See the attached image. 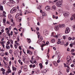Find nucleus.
Returning <instances> with one entry per match:
<instances>
[{
  "label": "nucleus",
  "instance_id": "1",
  "mask_svg": "<svg viewBox=\"0 0 75 75\" xmlns=\"http://www.w3.org/2000/svg\"><path fill=\"white\" fill-rule=\"evenodd\" d=\"M62 5V2L61 1H57L56 2V5L57 7H61V6Z\"/></svg>",
  "mask_w": 75,
  "mask_h": 75
},
{
  "label": "nucleus",
  "instance_id": "2",
  "mask_svg": "<svg viewBox=\"0 0 75 75\" xmlns=\"http://www.w3.org/2000/svg\"><path fill=\"white\" fill-rule=\"evenodd\" d=\"M63 14L65 17H68V15L69 14V13L68 12L64 11L63 12Z\"/></svg>",
  "mask_w": 75,
  "mask_h": 75
},
{
  "label": "nucleus",
  "instance_id": "3",
  "mask_svg": "<svg viewBox=\"0 0 75 75\" xmlns=\"http://www.w3.org/2000/svg\"><path fill=\"white\" fill-rule=\"evenodd\" d=\"M70 31V29L69 28H67L66 29L65 33L66 34H68L69 33Z\"/></svg>",
  "mask_w": 75,
  "mask_h": 75
},
{
  "label": "nucleus",
  "instance_id": "4",
  "mask_svg": "<svg viewBox=\"0 0 75 75\" xmlns=\"http://www.w3.org/2000/svg\"><path fill=\"white\" fill-rule=\"evenodd\" d=\"M67 60L68 61V62L67 63V64H69V63L70 62H71V58H70V57L68 58V57H67Z\"/></svg>",
  "mask_w": 75,
  "mask_h": 75
},
{
  "label": "nucleus",
  "instance_id": "5",
  "mask_svg": "<svg viewBox=\"0 0 75 75\" xmlns=\"http://www.w3.org/2000/svg\"><path fill=\"white\" fill-rule=\"evenodd\" d=\"M43 32L44 35H46V36H47V34L48 33V31L45 30H44Z\"/></svg>",
  "mask_w": 75,
  "mask_h": 75
},
{
  "label": "nucleus",
  "instance_id": "6",
  "mask_svg": "<svg viewBox=\"0 0 75 75\" xmlns=\"http://www.w3.org/2000/svg\"><path fill=\"white\" fill-rule=\"evenodd\" d=\"M75 20V14L73 15L72 16H71L70 18V20L72 21L73 20Z\"/></svg>",
  "mask_w": 75,
  "mask_h": 75
},
{
  "label": "nucleus",
  "instance_id": "7",
  "mask_svg": "<svg viewBox=\"0 0 75 75\" xmlns=\"http://www.w3.org/2000/svg\"><path fill=\"white\" fill-rule=\"evenodd\" d=\"M47 72V69H44L43 71H41L42 73L43 74H45Z\"/></svg>",
  "mask_w": 75,
  "mask_h": 75
},
{
  "label": "nucleus",
  "instance_id": "8",
  "mask_svg": "<svg viewBox=\"0 0 75 75\" xmlns=\"http://www.w3.org/2000/svg\"><path fill=\"white\" fill-rule=\"evenodd\" d=\"M64 26H65V24H59V28H63Z\"/></svg>",
  "mask_w": 75,
  "mask_h": 75
},
{
  "label": "nucleus",
  "instance_id": "9",
  "mask_svg": "<svg viewBox=\"0 0 75 75\" xmlns=\"http://www.w3.org/2000/svg\"><path fill=\"white\" fill-rule=\"evenodd\" d=\"M59 27L58 25H55L54 27V29L55 30H58Z\"/></svg>",
  "mask_w": 75,
  "mask_h": 75
},
{
  "label": "nucleus",
  "instance_id": "10",
  "mask_svg": "<svg viewBox=\"0 0 75 75\" xmlns=\"http://www.w3.org/2000/svg\"><path fill=\"white\" fill-rule=\"evenodd\" d=\"M16 11V10H11L10 11V13L11 14H13Z\"/></svg>",
  "mask_w": 75,
  "mask_h": 75
},
{
  "label": "nucleus",
  "instance_id": "11",
  "mask_svg": "<svg viewBox=\"0 0 75 75\" xmlns=\"http://www.w3.org/2000/svg\"><path fill=\"white\" fill-rule=\"evenodd\" d=\"M6 48L7 50H9V49H10V47L8 46V44H6Z\"/></svg>",
  "mask_w": 75,
  "mask_h": 75
},
{
  "label": "nucleus",
  "instance_id": "12",
  "mask_svg": "<svg viewBox=\"0 0 75 75\" xmlns=\"http://www.w3.org/2000/svg\"><path fill=\"white\" fill-rule=\"evenodd\" d=\"M45 10H50L51 7L49 6H46L45 8Z\"/></svg>",
  "mask_w": 75,
  "mask_h": 75
},
{
  "label": "nucleus",
  "instance_id": "13",
  "mask_svg": "<svg viewBox=\"0 0 75 75\" xmlns=\"http://www.w3.org/2000/svg\"><path fill=\"white\" fill-rule=\"evenodd\" d=\"M8 18L9 19H10L11 20H12L13 19V17H12V16H11V14H8Z\"/></svg>",
  "mask_w": 75,
  "mask_h": 75
},
{
  "label": "nucleus",
  "instance_id": "14",
  "mask_svg": "<svg viewBox=\"0 0 75 75\" xmlns=\"http://www.w3.org/2000/svg\"><path fill=\"white\" fill-rule=\"evenodd\" d=\"M53 64L56 67L58 66V64L56 62L54 61L53 62Z\"/></svg>",
  "mask_w": 75,
  "mask_h": 75
},
{
  "label": "nucleus",
  "instance_id": "15",
  "mask_svg": "<svg viewBox=\"0 0 75 75\" xmlns=\"http://www.w3.org/2000/svg\"><path fill=\"white\" fill-rule=\"evenodd\" d=\"M24 70L25 71L27 70V66H25L24 67Z\"/></svg>",
  "mask_w": 75,
  "mask_h": 75
},
{
  "label": "nucleus",
  "instance_id": "16",
  "mask_svg": "<svg viewBox=\"0 0 75 75\" xmlns=\"http://www.w3.org/2000/svg\"><path fill=\"white\" fill-rule=\"evenodd\" d=\"M52 8L53 10H56V6H55L54 5L52 7Z\"/></svg>",
  "mask_w": 75,
  "mask_h": 75
},
{
  "label": "nucleus",
  "instance_id": "17",
  "mask_svg": "<svg viewBox=\"0 0 75 75\" xmlns=\"http://www.w3.org/2000/svg\"><path fill=\"white\" fill-rule=\"evenodd\" d=\"M20 16V13H18L15 16V18H18V16Z\"/></svg>",
  "mask_w": 75,
  "mask_h": 75
},
{
  "label": "nucleus",
  "instance_id": "18",
  "mask_svg": "<svg viewBox=\"0 0 75 75\" xmlns=\"http://www.w3.org/2000/svg\"><path fill=\"white\" fill-rule=\"evenodd\" d=\"M6 73H8V74L10 72H11V70H10L9 69H8V70L6 71Z\"/></svg>",
  "mask_w": 75,
  "mask_h": 75
},
{
  "label": "nucleus",
  "instance_id": "19",
  "mask_svg": "<svg viewBox=\"0 0 75 75\" xmlns=\"http://www.w3.org/2000/svg\"><path fill=\"white\" fill-rule=\"evenodd\" d=\"M10 3H13V4H14V3H16L15 2V1H14V0H10Z\"/></svg>",
  "mask_w": 75,
  "mask_h": 75
},
{
  "label": "nucleus",
  "instance_id": "20",
  "mask_svg": "<svg viewBox=\"0 0 75 75\" xmlns=\"http://www.w3.org/2000/svg\"><path fill=\"white\" fill-rule=\"evenodd\" d=\"M42 15L43 16H47V14H46V13L45 12H43L42 13Z\"/></svg>",
  "mask_w": 75,
  "mask_h": 75
},
{
  "label": "nucleus",
  "instance_id": "21",
  "mask_svg": "<svg viewBox=\"0 0 75 75\" xmlns=\"http://www.w3.org/2000/svg\"><path fill=\"white\" fill-rule=\"evenodd\" d=\"M38 9L41 10V5H39V7L37 8Z\"/></svg>",
  "mask_w": 75,
  "mask_h": 75
},
{
  "label": "nucleus",
  "instance_id": "22",
  "mask_svg": "<svg viewBox=\"0 0 75 75\" xmlns=\"http://www.w3.org/2000/svg\"><path fill=\"white\" fill-rule=\"evenodd\" d=\"M6 5H7V6H11V4L9 2H8L6 3Z\"/></svg>",
  "mask_w": 75,
  "mask_h": 75
},
{
  "label": "nucleus",
  "instance_id": "23",
  "mask_svg": "<svg viewBox=\"0 0 75 75\" xmlns=\"http://www.w3.org/2000/svg\"><path fill=\"white\" fill-rule=\"evenodd\" d=\"M12 69L13 71H16V70H17L16 68L14 67L13 66L12 67Z\"/></svg>",
  "mask_w": 75,
  "mask_h": 75
},
{
  "label": "nucleus",
  "instance_id": "24",
  "mask_svg": "<svg viewBox=\"0 0 75 75\" xmlns=\"http://www.w3.org/2000/svg\"><path fill=\"white\" fill-rule=\"evenodd\" d=\"M39 65L40 66V68H42V64L41 63H40L39 64Z\"/></svg>",
  "mask_w": 75,
  "mask_h": 75
},
{
  "label": "nucleus",
  "instance_id": "25",
  "mask_svg": "<svg viewBox=\"0 0 75 75\" xmlns=\"http://www.w3.org/2000/svg\"><path fill=\"white\" fill-rule=\"evenodd\" d=\"M34 61L33 62V63H32V64H34L35 63H36V59H34Z\"/></svg>",
  "mask_w": 75,
  "mask_h": 75
},
{
  "label": "nucleus",
  "instance_id": "26",
  "mask_svg": "<svg viewBox=\"0 0 75 75\" xmlns=\"http://www.w3.org/2000/svg\"><path fill=\"white\" fill-rule=\"evenodd\" d=\"M55 39H52V40H51V42L52 43H54V42H55Z\"/></svg>",
  "mask_w": 75,
  "mask_h": 75
},
{
  "label": "nucleus",
  "instance_id": "27",
  "mask_svg": "<svg viewBox=\"0 0 75 75\" xmlns=\"http://www.w3.org/2000/svg\"><path fill=\"white\" fill-rule=\"evenodd\" d=\"M18 20H19V22H20L21 21V18L19 17L18 18Z\"/></svg>",
  "mask_w": 75,
  "mask_h": 75
},
{
  "label": "nucleus",
  "instance_id": "28",
  "mask_svg": "<svg viewBox=\"0 0 75 75\" xmlns=\"http://www.w3.org/2000/svg\"><path fill=\"white\" fill-rule=\"evenodd\" d=\"M35 72L36 74H38L40 72V71L38 70H37L35 71Z\"/></svg>",
  "mask_w": 75,
  "mask_h": 75
},
{
  "label": "nucleus",
  "instance_id": "29",
  "mask_svg": "<svg viewBox=\"0 0 75 75\" xmlns=\"http://www.w3.org/2000/svg\"><path fill=\"white\" fill-rule=\"evenodd\" d=\"M0 16L1 17H4V14H0Z\"/></svg>",
  "mask_w": 75,
  "mask_h": 75
},
{
  "label": "nucleus",
  "instance_id": "30",
  "mask_svg": "<svg viewBox=\"0 0 75 75\" xmlns=\"http://www.w3.org/2000/svg\"><path fill=\"white\" fill-rule=\"evenodd\" d=\"M6 0H4L3 1H2V3L3 4H4L5 3H6Z\"/></svg>",
  "mask_w": 75,
  "mask_h": 75
},
{
  "label": "nucleus",
  "instance_id": "31",
  "mask_svg": "<svg viewBox=\"0 0 75 75\" xmlns=\"http://www.w3.org/2000/svg\"><path fill=\"white\" fill-rule=\"evenodd\" d=\"M72 28L74 30H75V25H74L72 26Z\"/></svg>",
  "mask_w": 75,
  "mask_h": 75
},
{
  "label": "nucleus",
  "instance_id": "32",
  "mask_svg": "<svg viewBox=\"0 0 75 75\" xmlns=\"http://www.w3.org/2000/svg\"><path fill=\"white\" fill-rule=\"evenodd\" d=\"M49 43V42L48 41L46 42V44H44V45H48Z\"/></svg>",
  "mask_w": 75,
  "mask_h": 75
},
{
  "label": "nucleus",
  "instance_id": "33",
  "mask_svg": "<svg viewBox=\"0 0 75 75\" xmlns=\"http://www.w3.org/2000/svg\"><path fill=\"white\" fill-rule=\"evenodd\" d=\"M20 37L18 36V38H17V41L18 42L20 41V39H19Z\"/></svg>",
  "mask_w": 75,
  "mask_h": 75
},
{
  "label": "nucleus",
  "instance_id": "34",
  "mask_svg": "<svg viewBox=\"0 0 75 75\" xmlns=\"http://www.w3.org/2000/svg\"><path fill=\"white\" fill-rule=\"evenodd\" d=\"M0 9L1 10H3V6H0Z\"/></svg>",
  "mask_w": 75,
  "mask_h": 75
},
{
  "label": "nucleus",
  "instance_id": "35",
  "mask_svg": "<svg viewBox=\"0 0 75 75\" xmlns=\"http://www.w3.org/2000/svg\"><path fill=\"white\" fill-rule=\"evenodd\" d=\"M5 43V41H2V42H1L0 43L1 45H4V43Z\"/></svg>",
  "mask_w": 75,
  "mask_h": 75
},
{
  "label": "nucleus",
  "instance_id": "36",
  "mask_svg": "<svg viewBox=\"0 0 75 75\" xmlns=\"http://www.w3.org/2000/svg\"><path fill=\"white\" fill-rule=\"evenodd\" d=\"M6 19H5V18H4L3 19V21L4 22V23H6Z\"/></svg>",
  "mask_w": 75,
  "mask_h": 75
},
{
  "label": "nucleus",
  "instance_id": "37",
  "mask_svg": "<svg viewBox=\"0 0 75 75\" xmlns=\"http://www.w3.org/2000/svg\"><path fill=\"white\" fill-rule=\"evenodd\" d=\"M23 61H25V57H24V56H23Z\"/></svg>",
  "mask_w": 75,
  "mask_h": 75
},
{
  "label": "nucleus",
  "instance_id": "38",
  "mask_svg": "<svg viewBox=\"0 0 75 75\" xmlns=\"http://www.w3.org/2000/svg\"><path fill=\"white\" fill-rule=\"evenodd\" d=\"M9 52L10 54H11V53H12V52H13V50L11 49L9 50Z\"/></svg>",
  "mask_w": 75,
  "mask_h": 75
},
{
  "label": "nucleus",
  "instance_id": "39",
  "mask_svg": "<svg viewBox=\"0 0 75 75\" xmlns=\"http://www.w3.org/2000/svg\"><path fill=\"white\" fill-rule=\"evenodd\" d=\"M3 62L4 63V64H5V65H7V62H5V61H4V60H3Z\"/></svg>",
  "mask_w": 75,
  "mask_h": 75
},
{
  "label": "nucleus",
  "instance_id": "40",
  "mask_svg": "<svg viewBox=\"0 0 75 75\" xmlns=\"http://www.w3.org/2000/svg\"><path fill=\"white\" fill-rule=\"evenodd\" d=\"M27 41L28 42H29L28 43H30V42L31 41V40L30 39H28L27 40Z\"/></svg>",
  "mask_w": 75,
  "mask_h": 75
},
{
  "label": "nucleus",
  "instance_id": "41",
  "mask_svg": "<svg viewBox=\"0 0 75 75\" xmlns=\"http://www.w3.org/2000/svg\"><path fill=\"white\" fill-rule=\"evenodd\" d=\"M61 45H64V41H62L61 42Z\"/></svg>",
  "mask_w": 75,
  "mask_h": 75
},
{
  "label": "nucleus",
  "instance_id": "42",
  "mask_svg": "<svg viewBox=\"0 0 75 75\" xmlns=\"http://www.w3.org/2000/svg\"><path fill=\"white\" fill-rule=\"evenodd\" d=\"M21 73V70H20L18 72V74H20Z\"/></svg>",
  "mask_w": 75,
  "mask_h": 75
},
{
  "label": "nucleus",
  "instance_id": "43",
  "mask_svg": "<svg viewBox=\"0 0 75 75\" xmlns=\"http://www.w3.org/2000/svg\"><path fill=\"white\" fill-rule=\"evenodd\" d=\"M36 33L38 35H40V32H39L38 31H37Z\"/></svg>",
  "mask_w": 75,
  "mask_h": 75
},
{
  "label": "nucleus",
  "instance_id": "44",
  "mask_svg": "<svg viewBox=\"0 0 75 75\" xmlns=\"http://www.w3.org/2000/svg\"><path fill=\"white\" fill-rule=\"evenodd\" d=\"M74 51H75V50H74V49H72L71 50V52H74Z\"/></svg>",
  "mask_w": 75,
  "mask_h": 75
},
{
  "label": "nucleus",
  "instance_id": "45",
  "mask_svg": "<svg viewBox=\"0 0 75 75\" xmlns=\"http://www.w3.org/2000/svg\"><path fill=\"white\" fill-rule=\"evenodd\" d=\"M60 43H61V41H59L57 42V44H59Z\"/></svg>",
  "mask_w": 75,
  "mask_h": 75
},
{
  "label": "nucleus",
  "instance_id": "46",
  "mask_svg": "<svg viewBox=\"0 0 75 75\" xmlns=\"http://www.w3.org/2000/svg\"><path fill=\"white\" fill-rule=\"evenodd\" d=\"M10 41L11 42V43H12V44H13V40H10Z\"/></svg>",
  "mask_w": 75,
  "mask_h": 75
},
{
  "label": "nucleus",
  "instance_id": "47",
  "mask_svg": "<svg viewBox=\"0 0 75 75\" xmlns=\"http://www.w3.org/2000/svg\"><path fill=\"white\" fill-rule=\"evenodd\" d=\"M2 10V11H3V13L4 14H6V12L3 11V10Z\"/></svg>",
  "mask_w": 75,
  "mask_h": 75
},
{
  "label": "nucleus",
  "instance_id": "48",
  "mask_svg": "<svg viewBox=\"0 0 75 75\" xmlns=\"http://www.w3.org/2000/svg\"><path fill=\"white\" fill-rule=\"evenodd\" d=\"M1 71H5V70L3 68H2L1 69Z\"/></svg>",
  "mask_w": 75,
  "mask_h": 75
},
{
  "label": "nucleus",
  "instance_id": "49",
  "mask_svg": "<svg viewBox=\"0 0 75 75\" xmlns=\"http://www.w3.org/2000/svg\"><path fill=\"white\" fill-rule=\"evenodd\" d=\"M37 31H39L40 30V28L38 27H37L36 28Z\"/></svg>",
  "mask_w": 75,
  "mask_h": 75
},
{
  "label": "nucleus",
  "instance_id": "50",
  "mask_svg": "<svg viewBox=\"0 0 75 75\" xmlns=\"http://www.w3.org/2000/svg\"><path fill=\"white\" fill-rule=\"evenodd\" d=\"M59 0H55L53 1V2L54 3H56V2H57V1H58Z\"/></svg>",
  "mask_w": 75,
  "mask_h": 75
},
{
  "label": "nucleus",
  "instance_id": "51",
  "mask_svg": "<svg viewBox=\"0 0 75 75\" xmlns=\"http://www.w3.org/2000/svg\"><path fill=\"white\" fill-rule=\"evenodd\" d=\"M8 35L9 37V38H10V36H11V34L9 33H8Z\"/></svg>",
  "mask_w": 75,
  "mask_h": 75
},
{
  "label": "nucleus",
  "instance_id": "52",
  "mask_svg": "<svg viewBox=\"0 0 75 75\" xmlns=\"http://www.w3.org/2000/svg\"><path fill=\"white\" fill-rule=\"evenodd\" d=\"M46 61H47V62H45V64L46 65H47V64H48V60H46Z\"/></svg>",
  "mask_w": 75,
  "mask_h": 75
},
{
  "label": "nucleus",
  "instance_id": "53",
  "mask_svg": "<svg viewBox=\"0 0 75 75\" xmlns=\"http://www.w3.org/2000/svg\"><path fill=\"white\" fill-rule=\"evenodd\" d=\"M73 45H74V44H73V43H71L70 44V46H71V47H72L73 46Z\"/></svg>",
  "mask_w": 75,
  "mask_h": 75
},
{
  "label": "nucleus",
  "instance_id": "54",
  "mask_svg": "<svg viewBox=\"0 0 75 75\" xmlns=\"http://www.w3.org/2000/svg\"><path fill=\"white\" fill-rule=\"evenodd\" d=\"M8 53L7 52H6L5 53V55H8Z\"/></svg>",
  "mask_w": 75,
  "mask_h": 75
},
{
  "label": "nucleus",
  "instance_id": "55",
  "mask_svg": "<svg viewBox=\"0 0 75 75\" xmlns=\"http://www.w3.org/2000/svg\"><path fill=\"white\" fill-rule=\"evenodd\" d=\"M58 36H59V35H56L55 36V37H56V38H58Z\"/></svg>",
  "mask_w": 75,
  "mask_h": 75
},
{
  "label": "nucleus",
  "instance_id": "56",
  "mask_svg": "<svg viewBox=\"0 0 75 75\" xmlns=\"http://www.w3.org/2000/svg\"><path fill=\"white\" fill-rule=\"evenodd\" d=\"M19 13H20L21 14L22 13V11L21 10H19Z\"/></svg>",
  "mask_w": 75,
  "mask_h": 75
},
{
  "label": "nucleus",
  "instance_id": "57",
  "mask_svg": "<svg viewBox=\"0 0 75 75\" xmlns=\"http://www.w3.org/2000/svg\"><path fill=\"white\" fill-rule=\"evenodd\" d=\"M61 62V60H59H59H57V63H59Z\"/></svg>",
  "mask_w": 75,
  "mask_h": 75
},
{
  "label": "nucleus",
  "instance_id": "58",
  "mask_svg": "<svg viewBox=\"0 0 75 75\" xmlns=\"http://www.w3.org/2000/svg\"><path fill=\"white\" fill-rule=\"evenodd\" d=\"M9 65L10 66L11 65V61H10L9 62Z\"/></svg>",
  "mask_w": 75,
  "mask_h": 75
},
{
  "label": "nucleus",
  "instance_id": "59",
  "mask_svg": "<svg viewBox=\"0 0 75 75\" xmlns=\"http://www.w3.org/2000/svg\"><path fill=\"white\" fill-rule=\"evenodd\" d=\"M13 32L12 31H11V35H13Z\"/></svg>",
  "mask_w": 75,
  "mask_h": 75
},
{
  "label": "nucleus",
  "instance_id": "60",
  "mask_svg": "<svg viewBox=\"0 0 75 75\" xmlns=\"http://www.w3.org/2000/svg\"><path fill=\"white\" fill-rule=\"evenodd\" d=\"M16 30V31H18V30L16 28H15L13 29V30Z\"/></svg>",
  "mask_w": 75,
  "mask_h": 75
},
{
  "label": "nucleus",
  "instance_id": "61",
  "mask_svg": "<svg viewBox=\"0 0 75 75\" xmlns=\"http://www.w3.org/2000/svg\"><path fill=\"white\" fill-rule=\"evenodd\" d=\"M68 40H72V38H71V37H69L68 38Z\"/></svg>",
  "mask_w": 75,
  "mask_h": 75
},
{
  "label": "nucleus",
  "instance_id": "62",
  "mask_svg": "<svg viewBox=\"0 0 75 75\" xmlns=\"http://www.w3.org/2000/svg\"><path fill=\"white\" fill-rule=\"evenodd\" d=\"M75 37H73L72 38H71L72 40H75Z\"/></svg>",
  "mask_w": 75,
  "mask_h": 75
},
{
  "label": "nucleus",
  "instance_id": "63",
  "mask_svg": "<svg viewBox=\"0 0 75 75\" xmlns=\"http://www.w3.org/2000/svg\"><path fill=\"white\" fill-rule=\"evenodd\" d=\"M14 33L16 35H17V34H18V33L17 32H14Z\"/></svg>",
  "mask_w": 75,
  "mask_h": 75
},
{
  "label": "nucleus",
  "instance_id": "64",
  "mask_svg": "<svg viewBox=\"0 0 75 75\" xmlns=\"http://www.w3.org/2000/svg\"><path fill=\"white\" fill-rule=\"evenodd\" d=\"M57 55H58V52H55V55L56 56H57Z\"/></svg>",
  "mask_w": 75,
  "mask_h": 75
}]
</instances>
